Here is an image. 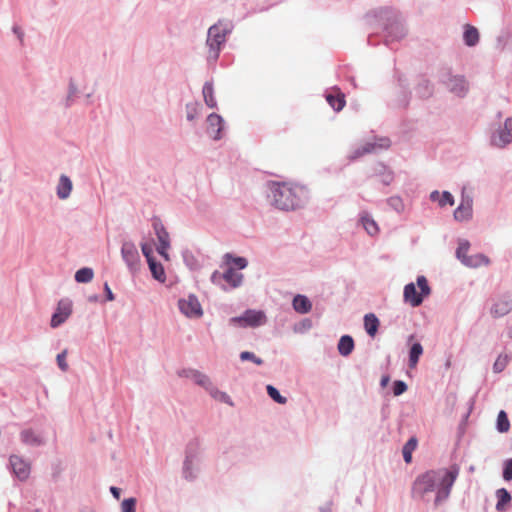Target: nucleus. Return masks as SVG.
<instances>
[{"instance_id":"nucleus-42","label":"nucleus","mask_w":512,"mask_h":512,"mask_svg":"<svg viewBox=\"0 0 512 512\" xmlns=\"http://www.w3.org/2000/svg\"><path fill=\"white\" fill-rule=\"evenodd\" d=\"M470 248V243L468 240L460 239L458 242V247L456 249V257L458 260H460L461 263H463V260L467 258L468 251Z\"/></svg>"},{"instance_id":"nucleus-32","label":"nucleus","mask_w":512,"mask_h":512,"mask_svg":"<svg viewBox=\"0 0 512 512\" xmlns=\"http://www.w3.org/2000/svg\"><path fill=\"white\" fill-rule=\"evenodd\" d=\"M147 263L152 277L160 283H164L166 281V274L163 265L155 258L149 260Z\"/></svg>"},{"instance_id":"nucleus-60","label":"nucleus","mask_w":512,"mask_h":512,"mask_svg":"<svg viewBox=\"0 0 512 512\" xmlns=\"http://www.w3.org/2000/svg\"><path fill=\"white\" fill-rule=\"evenodd\" d=\"M110 492L112 494V496L116 499V500H119L120 499V496H121V489L116 487V486H111L110 487Z\"/></svg>"},{"instance_id":"nucleus-19","label":"nucleus","mask_w":512,"mask_h":512,"mask_svg":"<svg viewBox=\"0 0 512 512\" xmlns=\"http://www.w3.org/2000/svg\"><path fill=\"white\" fill-rule=\"evenodd\" d=\"M73 189V183L71 179L65 175L61 174L59 177V181L56 187V195L59 199L65 200L69 198Z\"/></svg>"},{"instance_id":"nucleus-56","label":"nucleus","mask_w":512,"mask_h":512,"mask_svg":"<svg viewBox=\"0 0 512 512\" xmlns=\"http://www.w3.org/2000/svg\"><path fill=\"white\" fill-rule=\"evenodd\" d=\"M170 247V242H161L157 246V252L165 259L169 260L167 249Z\"/></svg>"},{"instance_id":"nucleus-1","label":"nucleus","mask_w":512,"mask_h":512,"mask_svg":"<svg viewBox=\"0 0 512 512\" xmlns=\"http://www.w3.org/2000/svg\"><path fill=\"white\" fill-rule=\"evenodd\" d=\"M459 473L458 464L427 470L415 478L412 493L420 500H426L428 494L435 493L433 504L438 507L450 498Z\"/></svg>"},{"instance_id":"nucleus-24","label":"nucleus","mask_w":512,"mask_h":512,"mask_svg":"<svg viewBox=\"0 0 512 512\" xmlns=\"http://www.w3.org/2000/svg\"><path fill=\"white\" fill-rule=\"evenodd\" d=\"M480 39L479 31L472 25H465L463 32V41L466 46L474 47L478 44Z\"/></svg>"},{"instance_id":"nucleus-37","label":"nucleus","mask_w":512,"mask_h":512,"mask_svg":"<svg viewBox=\"0 0 512 512\" xmlns=\"http://www.w3.org/2000/svg\"><path fill=\"white\" fill-rule=\"evenodd\" d=\"M182 258H183V262L184 264L191 270V271H196V270H199L201 265L198 261V259L196 258V256L193 254L192 251L186 249L182 252Z\"/></svg>"},{"instance_id":"nucleus-45","label":"nucleus","mask_w":512,"mask_h":512,"mask_svg":"<svg viewBox=\"0 0 512 512\" xmlns=\"http://www.w3.org/2000/svg\"><path fill=\"white\" fill-rule=\"evenodd\" d=\"M210 394L218 399L219 401L223 402V403H226L228 404L229 406H234V402L232 401L231 397L226 393V392H223V391H220L218 389H214L212 388V386L210 387Z\"/></svg>"},{"instance_id":"nucleus-52","label":"nucleus","mask_w":512,"mask_h":512,"mask_svg":"<svg viewBox=\"0 0 512 512\" xmlns=\"http://www.w3.org/2000/svg\"><path fill=\"white\" fill-rule=\"evenodd\" d=\"M211 282L214 285L219 286L222 290L227 291L228 288L223 284V277L222 273H220L218 270H215L210 277Z\"/></svg>"},{"instance_id":"nucleus-40","label":"nucleus","mask_w":512,"mask_h":512,"mask_svg":"<svg viewBox=\"0 0 512 512\" xmlns=\"http://www.w3.org/2000/svg\"><path fill=\"white\" fill-rule=\"evenodd\" d=\"M78 93L79 91L75 82L73 81V79H70L68 84V93L64 101V105L66 108H69L74 104L75 99L78 96Z\"/></svg>"},{"instance_id":"nucleus-30","label":"nucleus","mask_w":512,"mask_h":512,"mask_svg":"<svg viewBox=\"0 0 512 512\" xmlns=\"http://www.w3.org/2000/svg\"><path fill=\"white\" fill-rule=\"evenodd\" d=\"M326 100L336 112L341 111L346 104L345 95L339 90L336 93H327Z\"/></svg>"},{"instance_id":"nucleus-35","label":"nucleus","mask_w":512,"mask_h":512,"mask_svg":"<svg viewBox=\"0 0 512 512\" xmlns=\"http://www.w3.org/2000/svg\"><path fill=\"white\" fill-rule=\"evenodd\" d=\"M376 174L380 177V181L383 185H390L394 179L393 172L384 164L380 163L375 169Z\"/></svg>"},{"instance_id":"nucleus-55","label":"nucleus","mask_w":512,"mask_h":512,"mask_svg":"<svg viewBox=\"0 0 512 512\" xmlns=\"http://www.w3.org/2000/svg\"><path fill=\"white\" fill-rule=\"evenodd\" d=\"M141 250H142V253L144 255V257L146 258V261L148 262L149 260H152L154 259L155 257L153 256V250H152V247L147 244V243H142L141 244Z\"/></svg>"},{"instance_id":"nucleus-7","label":"nucleus","mask_w":512,"mask_h":512,"mask_svg":"<svg viewBox=\"0 0 512 512\" xmlns=\"http://www.w3.org/2000/svg\"><path fill=\"white\" fill-rule=\"evenodd\" d=\"M416 284L420 289L419 292H417L416 285L413 282L406 284L403 291L404 302L409 303L412 307L420 306L424 298L431 294V288L425 276L419 275Z\"/></svg>"},{"instance_id":"nucleus-49","label":"nucleus","mask_w":512,"mask_h":512,"mask_svg":"<svg viewBox=\"0 0 512 512\" xmlns=\"http://www.w3.org/2000/svg\"><path fill=\"white\" fill-rule=\"evenodd\" d=\"M137 500L134 497L124 499L121 503V512H136Z\"/></svg>"},{"instance_id":"nucleus-31","label":"nucleus","mask_w":512,"mask_h":512,"mask_svg":"<svg viewBox=\"0 0 512 512\" xmlns=\"http://www.w3.org/2000/svg\"><path fill=\"white\" fill-rule=\"evenodd\" d=\"M202 94L204 102L209 108H217V101L214 96V86L212 81H206L204 83Z\"/></svg>"},{"instance_id":"nucleus-23","label":"nucleus","mask_w":512,"mask_h":512,"mask_svg":"<svg viewBox=\"0 0 512 512\" xmlns=\"http://www.w3.org/2000/svg\"><path fill=\"white\" fill-rule=\"evenodd\" d=\"M512 310V299L502 298L493 304L491 314L494 317H503Z\"/></svg>"},{"instance_id":"nucleus-54","label":"nucleus","mask_w":512,"mask_h":512,"mask_svg":"<svg viewBox=\"0 0 512 512\" xmlns=\"http://www.w3.org/2000/svg\"><path fill=\"white\" fill-rule=\"evenodd\" d=\"M66 356H67V351L64 350L61 353H59L56 357L57 365H58L59 369L63 372H66L68 370Z\"/></svg>"},{"instance_id":"nucleus-17","label":"nucleus","mask_w":512,"mask_h":512,"mask_svg":"<svg viewBox=\"0 0 512 512\" xmlns=\"http://www.w3.org/2000/svg\"><path fill=\"white\" fill-rule=\"evenodd\" d=\"M414 335H410L407 339V344L410 345L408 352V366L415 368L419 362L421 355L423 354V346L420 342H412Z\"/></svg>"},{"instance_id":"nucleus-36","label":"nucleus","mask_w":512,"mask_h":512,"mask_svg":"<svg viewBox=\"0 0 512 512\" xmlns=\"http://www.w3.org/2000/svg\"><path fill=\"white\" fill-rule=\"evenodd\" d=\"M223 260L225 264H233L239 270H243L248 266V260L245 257L235 256L231 253H226L223 256Z\"/></svg>"},{"instance_id":"nucleus-8","label":"nucleus","mask_w":512,"mask_h":512,"mask_svg":"<svg viewBox=\"0 0 512 512\" xmlns=\"http://www.w3.org/2000/svg\"><path fill=\"white\" fill-rule=\"evenodd\" d=\"M266 322V315L261 310L247 309L240 316L231 317L229 324L241 328H257Z\"/></svg>"},{"instance_id":"nucleus-61","label":"nucleus","mask_w":512,"mask_h":512,"mask_svg":"<svg viewBox=\"0 0 512 512\" xmlns=\"http://www.w3.org/2000/svg\"><path fill=\"white\" fill-rule=\"evenodd\" d=\"M12 31L22 41L23 36H24V32L22 31V29L19 26L15 25V26H13Z\"/></svg>"},{"instance_id":"nucleus-18","label":"nucleus","mask_w":512,"mask_h":512,"mask_svg":"<svg viewBox=\"0 0 512 512\" xmlns=\"http://www.w3.org/2000/svg\"><path fill=\"white\" fill-rule=\"evenodd\" d=\"M395 76L397 77V81L401 89L396 106L400 108H406L409 105L411 97L408 81L402 74L398 73V71L395 72Z\"/></svg>"},{"instance_id":"nucleus-6","label":"nucleus","mask_w":512,"mask_h":512,"mask_svg":"<svg viewBox=\"0 0 512 512\" xmlns=\"http://www.w3.org/2000/svg\"><path fill=\"white\" fill-rule=\"evenodd\" d=\"M200 462V450L198 439L191 440L185 448V459L183 461L182 476L187 481L197 478L198 464Z\"/></svg>"},{"instance_id":"nucleus-21","label":"nucleus","mask_w":512,"mask_h":512,"mask_svg":"<svg viewBox=\"0 0 512 512\" xmlns=\"http://www.w3.org/2000/svg\"><path fill=\"white\" fill-rule=\"evenodd\" d=\"M223 281L229 284L230 289L238 288L242 285L244 280V275L242 273H238L235 271L233 267H228L222 273Z\"/></svg>"},{"instance_id":"nucleus-27","label":"nucleus","mask_w":512,"mask_h":512,"mask_svg":"<svg viewBox=\"0 0 512 512\" xmlns=\"http://www.w3.org/2000/svg\"><path fill=\"white\" fill-rule=\"evenodd\" d=\"M415 91L421 99H428L434 93V86L428 79L421 78L415 87Z\"/></svg>"},{"instance_id":"nucleus-39","label":"nucleus","mask_w":512,"mask_h":512,"mask_svg":"<svg viewBox=\"0 0 512 512\" xmlns=\"http://www.w3.org/2000/svg\"><path fill=\"white\" fill-rule=\"evenodd\" d=\"M417 447V439L415 437H411L408 439V441L404 444L402 448V454L404 461L409 464L412 461V452Z\"/></svg>"},{"instance_id":"nucleus-28","label":"nucleus","mask_w":512,"mask_h":512,"mask_svg":"<svg viewBox=\"0 0 512 512\" xmlns=\"http://www.w3.org/2000/svg\"><path fill=\"white\" fill-rule=\"evenodd\" d=\"M355 347L354 339L350 335H343L340 337L337 349L341 356H349Z\"/></svg>"},{"instance_id":"nucleus-9","label":"nucleus","mask_w":512,"mask_h":512,"mask_svg":"<svg viewBox=\"0 0 512 512\" xmlns=\"http://www.w3.org/2000/svg\"><path fill=\"white\" fill-rule=\"evenodd\" d=\"M121 257L131 274H136L140 271V254L136 245L132 241L125 240L122 242Z\"/></svg>"},{"instance_id":"nucleus-34","label":"nucleus","mask_w":512,"mask_h":512,"mask_svg":"<svg viewBox=\"0 0 512 512\" xmlns=\"http://www.w3.org/2000/svg\"><path fill=\"white\" fill-rule=\"evenodd\" d=\"M489 263V259L482 253H477L474 255H467V258L463 260V265L470 268H478L482 265H487Z\"/></svg>"},{"instance_id":"nucleus-50","label":"nucleus","mask_w":512,"mask_h":512,"mask_svg":"<svg viewBox=\"0 0 512 512\" xmlns=\"http://www.w3.org/2000/svg\"><path fill=\"white\" fill-rule=\"evenodd\" d=\"M502 477L505 481L512 480V458L506 459L503 463Z\"/></svg>"},{"instance_id":"nucleus-26","label":"nucleus","mask_w":512,"mask_h":512,"mask_svg":"<svg viewBox=\"0 0 512 512\" xmlns=\"http://www.w3.org/2000/svg\"><path fill=\"white\" fill-rule=\"evenodd\" d=\"M454 219L457 221H467L472 218V200L462 202L454 211Z\"/></svg>"},{"instance_id":"nucleus-41","label":"nucleus","mask_w":512,"mask_h":512,"mask_svg":"<svg viewBox=\"0 0 512 512\" xmlns=\"http://www.w3.org/2000/svg\"><path fill=\"white\" fill-rule=\"evenodd\" d=\"M509 428H510V422L508 419V415L504 410H501L497 416L496 429L500 433H505L509 430Z\"/></svg>"},{"instance_id":"nucleus-4","label":"nucleus","mask_w":512,"mask_h":512,"mask_svg":"<svg viewBox=\"0 0 512 512\" xmlns=\"http://www.w3.org/2000/svg\"><path fill=\"white\" fill-rule=\"evenodd\" d=\"M233 29L232 21L227 19H220L209 27L206 39V45L209 49L207 55L208 64H215L218 61L227 37L232 33Z\"/></svg>"},{"instance_id":"nucleus-14","label":"nucleus","mask_w":512,"mask_h":512,"mask_svg":"<svg viewBox=\"0 0 512 512\" xmlns=\"http://www.w3.org/2000/svg\"><path fill=\"white\" fill-rule=\"evenodd\" d=\"M9 468L14 476L21 482L26 481L30 476V464L20 456L11 455L9 457Z\"/></svg>"},{"instance_id":"nucleus-12","label":"nucleus","mask_w":512,"mask_h":512,"mask_svg":"<svg viewBox=\"0 0 512 512\" xmlns=\"http://www.w3.org/2000/svg\"><path fill=\"white\" fill-rule=\"evenodd\" d=\"M178 307L181 313L188 318H200L203 315L201 304L194 294H189L187 298L179 299Z\"/></svg>"},{"instance_id":"nucleus-5","label":"nucleus","mask_w":512,"mask_h":512,"mask_svg":"<svg viewBox=\"0 0 512 512\" xmlns=\"http://www.w3.org/2000/svg\"><path fill=\"white\" fill-rule=\"evenodd\" d=\"M438 78L450 93L459 98H464L469 92V83L465 76L453 74L449 68L441 70Z\"/></svg>"},{"instance_id":"nucleus-11","label":"nucleus","mask_w":512,"mask_h":512,"mask_svg":"<svg viewBox=\"0 0 512 512\" xmlns=\"http://www.w3.org/2000/svg\"><path fill=\"white\" fill-rule=\"evenodd\" d=\"M391 145V141L387 137L378 138L375 142H367L364 145L356 148L353 152L348 156L350 161H354L366 154L374 153L378 149H387Z\"/></svg>"},{"instance_id":"nucleus-51","label":"nucleus","mask_w":512,"mask_h":512,"mask_svg":"<svg viewBox=\"0 0 512 512\" xmlns=\"http://www.w3.org/2000/svg\"><path fill=\"white\" fill-rule=\"evenodd\" d=\"M408 389L407 384L402 380H395L392 385V391L394 396H400L405 393Z\"/></svg>"},{"instance_id":"nucleus-3","label":"nucleus","mask_w":512,"mask_h":512,"mask_svg":"<svg viewBox=\"0 0 512 512\" xmlns=\"http://www.w3.org/2000/svg\"><path fill=\"white\" fill-rule=\"evenodd\" d=\"M365 20L371 29L378 26L386 33L385 45L392 48V43L403 39L407 30L401 14L389 7H380L369 11Z\"/></svg>"},{"instance_id":"nucleus-44","label":"nucleus","mask_w":512,"mask_h":512,"mask_svg":"<svg viewBox=\"0 0 512 512\" xmlns=\"http://www.w3.org/2000/svg\"><path fill=\"white\" fill-rule=\"evenodd\" d=\"M387 205L397 213L404 211V203L400 196H391L387 199Z\"/></svg>"},{"instance_id":"nucleus-13","label":"nucleus","mask_w":512,"mask_h":512,"mask_svg":"<svg viewBox=\"0 0 512 512\" xmlns=\"http://www.w3.org/2000/svg\"><path fill=\"white\" fill-rule=\"evenodd\" d=\"M72 313V301L68 298L61 299L58 302L55 312L52 314L50 326L57 328L62 325Z\"/></svg>"},{"instance_id":"nucleus-63","label":"nucleus","mask_w":512,"mask_h":512,"mask_svg":"<svg viewBox=\"0 0 512 512\" xmlns=\"http://www.w3.org/2000/svg\"><path fill=\"white\" fill-rule=\"evenodd\" d=\"M441 198V195L439 193V191L437 190H434L430 193V200L431 201H438L439 202V199Z\"/></svg>"},{"instance_id":"nucleus-16","label":"nucleus","mask_w":512,"mask_h":512,"mask_svg":"<svg viewBox=\"0 0 512 512\" xmlns=\"http://www.w3.org/2000/svg\"><path fill=\"white\" fill-rule=\"evenodd\" d=\"M178 376L183 378H191L197 385L207 390H209L210 387L212 386L209 377L196 369H181L178 371Z\"/></svg>"},{"instance_id":"nucleus-64","label":"nucleus","mask_w":512,"mask_h":512,"mask_svg":"<svg viewBox=\"0 0 512 512\" xmlns=\"http://www.w3.org/2000/svg\"><path fill=\"white\" fill-rule=\"evenodd\" d=\"M390 381L389 375H383L380 380V386L382 388L386 387Z\"/></svg>"},{"instance_id":"nucleus-22","label":"nucleus","mask_w":512,"mask_h":512,"mask_svg":"<svg viewBox=\"0 0 512 512\" xmlns=\"http://www.w3.org/2000/svg\"><path fill=\"white\" fill-rule=\"evenodd\" d=\"M495 496L497 498L495 509L498 512H504L512 501L510 492L506 488H499L496 490Z\"/></svg>"},{"instance_id":"nucleus-29","label":"nucleus","mask_w":512,"mask_h":512,"mask_svg":"<svg viewBox=\"0 0 512 512\" xmlns=\"http://www.w3.org/2000/svg\"><path fill=\"white\" fill-rule=\"evenodd\" d=\"M380 326V321L374 313L364 316V329L370 337H375Z\"/></svg>"},{"instance_id":"nucleus-10","label":"nucleus","mask_w":512,"mask_h":512,"mask_svg":"<svg viewBox=\"0 0 512 512\" xmlns=\"http://www.w3.org/2000/svg\"><path fill=\"white\" fill-rule=\"evenodd\" d=\"M490 143L497 148H505L512 143V117L506 118L503 125L492 133Z\"/></svg>"},{"instance_id":"nucleus-57","label":"nucleus","mask_w":512,"mask_h":512,"mask_svg":"<svg viewBox=\"0 0 512 512\" xmlns=\"http://www.w3.org/2000/svg\"><path fill=\"white\" fill-rule=\"evenodd\" d=\"M103 289H104V293H105V300L113 301L115 299V295L112 292V290L107 282L104 283Z\"/></svg>"},{"instance_id":"nucleus-48","label":"nucleus","mask_w":512,"mask_h":512,"mask_svg":"<svg viewBox=\"0 0 512 512\" xmlns=\"http://www.w3.org/2000/svg\"><path fill=\"white\" fill-rule=\"evenodd\" d=\"M239 357L241 361H251L258 366L264 363V361L260 357L256 356L253 352L250 351L241 352Z\"/></svg>"},{"instance_id":"nucleus-47","label":"nucleus","mask_w":512,"mask_h":512,"mask_svg":"<svg viewBox=\"0 0 512 512\" xmlns=\"http://www.w3.org/2000/svg\"><path fill=\"white\" fill-rule=\"evenodd\" d=\"M509 363V356L500 354L493 364V372H502Z\"/></svg>"},{"instance_id":"nucleus-62","label":"nucleus","mask_w":512,"mask_h":512,"mask_svg":"<svg viewBox=\"0 0 512 512\" xmlns=\"http://www.w3.org/2000/svg\"><path fill=\"white\" fill-rule=\"evenodd\" d=\"M320 512H332V502L326 503L324 506L319 508Z\"/></svg>"},{"instance_id":"nucleus-38","label":"nucleus","mask_w":512,"mask_h":512,"mask_svg":"<svg viewBox=\"0 0 512 512\" xmlns=\"http://www.w3.org/2000/svg\"><path fill=\"white\" fill-rule=\"evenodd\" d=\"M94 277V271L90 267H83L76 271L74 279L77 283H89Z\"/></svg>"},{"instance_id":"nucleus-25","label":"nucleus","mask_w":512,"mask_h":512,"mask_svg":"<svg viewBox=\"0 0 512 512\" xmlns=\"http://www.w3.org/2000/svg\"><path fill=\"white\" fill-rule=\"evenodd\" d=\"M360 223L370 236L376 235L379 231L376 221L366 211L360 213Z\"/></svg>"},{"instance_id":"nucleus-15","label":"nucleus","mask_w":512,"mask_h":512,"mask_svg":"<svg viewBox=\"0 0 512 512\" xmlns=\"http://www.w3.org/2000/svg\"><path fill=\"white\" fill-rule=\"evenodd\" d=\"M224 128V119L217 113L207 116V134L215 141L222 138L221 132Z\"/></svg>"},{"instance_id":"nucleus-2","label":"nucleus","mask_w":512,"mask_h":512,"mask_svg":"<svg viewBox=\"0 0 512 512\" xmlns=\"http://www.w3.org/2000/svg\"><path fill=\"white\" fill-rule=\"evenodd\" d=\"M267 199L271 206L281 211H295L303 208L309 200V191L305 186L269 181Z\"/></svg>"},{"instance_id":"nucleus-33","label":"nucleus","mask_w":512,"mask_h":512,"mask_svg":"<svg viewBox=\"0 0 512 512\" xmlns=\"http://www.w3.org/2000/svg\"><path fill=\"white\" fill-rule=\"evenodd\" d=\"M292 305L294 310L301 314L308 313L312 308L310 300L305 295L300 294L294 297Z\"/></svg>"},{"instance_id":"nucleus-53","label":"nucleus","mask_w":512,"mask_h":512,"mask_svg":"<svg viewBox=\"0 0 512 512\" xmlns=\"http://www.w3.org/2000/svg\"><path fill=\"white\" fill-rule=\"evenodd\" d=\"M439 205L444 207L446 205H454V197L449 191H443L439 199Z\"/></svg>"},{"instance_id":"nucleus-58","label":"nucleus","mask_w":512,"mask_h":512,"mask_svg":"<svg viewBox=\"0 0 512 512\" xmlns=\"http://www.w3.org/2000/svg\"><path fill=\"white\" fill-rule=\"evenodd\" d=\"M152 226H153L155 233L165 230V227H164L162 221L157 217L153 218Z\"/></svg>"},{"instance_id":"nucleus-43","label":"nucleus","mask_w":512,"mask_h":512,"mask_svg":"<svg viewBox=\"0 0 512 512\" xmlns=\"http://www.w3.org/2000/svg\"><path fill=\"white\" fill-rule=\"evenodd\" d=\"M266 391L268 396L278 404H286L287 398L282 396L279 390L273 385H267Z\"/></svg>"},{"instance_id":"nucleus-20","label":"nucleus","mask_w":512,"mask_h":512,"mask_svg":"<svg viewBox=\"0 0 512 512\" xmlns=\"http://www.w3.org/2000/svg\"><path fill=\"white\" fill-rule=\"evenodd\" d=\"M20 440L25 445L33 447H38L45 443L43 437L30 428L24 429L20 432Z\"/></svg>"},{"instance_id":"nucleus-59","label":"nucleus","mask_w":512,"mask_h":512,"mask_svg":"<svg viewBox=\"0 0 512 512\" xmlns=\"http://www.w3.org/2000/svg\"><path fill=\"white\" fill-rule=\"evenodd\" d=\"M155 235H156L159 243H161V242H170L169 233L167 232L166 229L163 230V231L155 233Z\"/></svg>"},{"instance_id":"nucleus-46","label":"nucleus","mask_w":512,"mask_h":512,"mask_svg":"<svg viewBox=\"0 0 512 512\" xmlns=\"http://www.w3.org/2000/svg\"><path fill=\"white\" fill-rule=\"evenodd\" d=\"M186 118L188 121H193L199 116V104L197 102L187 103L185 106Z\"/></svg>"}]
</instances>
